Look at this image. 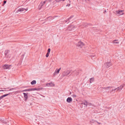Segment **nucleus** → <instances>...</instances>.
Masks as SVG:
<instances>
[{
    "instance_id": "1",
    "label": "nucleus",
    "mask_w": 125,
    "mask_h": 125,
    "mask_svg": "<svg viewBox=\"0 0 125 125\" xmlns=\"http://www.w3.org/2000/svg\"><path fill=\"white\" fill-rule=\"evenodd\" d=\"M76 45L77 46L80 48L83 47L84 45V44L81 41H79Z\"/></svg>"
},
{
    "instance_id": "2",
    "label": "nucleus",
    "mask_w": 125,
    "mask_h": 125,
    "mask_svg": "<svg viewBox=\"0 0 125 125\" xmlns=\"http://www.w3.org/2000/svg\"><path fill=\"white\" fill-rule=\"evenodd\" d=\"M116 14L120 16L124 14L123 10H118L116 11Z\"/></svg>"
},
{
    "instance_id": "3",
    "label": "nucleus",
    "mask_w": 125,
    "mask_h": 125,
    "mask_svg": "<svg viewBox=\"0 0 125 125\" xmlns=\"http://www.w3.org/2000/svg\"><path fill=\"white\" fill-rule=\"evenodd\" d=\"M28 10V8L26 9L23 8H21L18 9V10L16 11V12L18 13L19 12H22L24 11L25 10L27 11Z\"/></svg>"
},
{
    "instance_id": "4",
    "label": "nucleus",
    "mask_w": 125,
    "mask_h": 125,
    "mask_svg": "<svg viewBox=\"0 0 125 125\" xmlns=\"http://www.w3.org/2000/svg\"><path fill=\"white\" fill-rule=\"evenodd\" d=\"M46 2V1H42L40 4L39 6L38 7V9L39 10H40L42 6L43 5L45 4Z\"/></svg>"
},
{
    "instance_id": "5",
    "label": "nucleus",
    "mask_w": 125,
    "mask_h": 125,
    "mask_svg": "<svg viewBox=\"0 0 125 125\" xmlns=\"http://www.w3.org/2000/svg\"><path fill=\"white\" fill-rule=\"evenodd\" d=\"M54 86V84L52 82H51L50 83L46 84L45 86L47 87H52Z\"/></svg>"
},
{
    "instance_id": "6",
    "label": "nucleus",
    "mask_w": 125,
    "mask_h": 125,
    "mask_svg": "<svg viewBox=\"0 0 125 125\" xmlns=\"http://www.w3.org/2000/svg\"><path fill=\"white\" fill-rule=\"evenodd\" d=\"M111 65V63L110 62H107L104 63V65L107 68H108Z\"/></svg>"
},
{
    "instance_id": "7",
    "label": "nucleus",
    "mask_w": 125,
    "mask_h": 125,
    "mask_svg": "<svg viewBox=\"0 0 125 125\" xmlns=\"http://www.w3.org/2000/svg\"><path fill=\"white\" fill-rule=\"evenodd\" d=\"M61 68H60L59 69H56L54 72L53 73V75L54 76H55V75L59 73V71L61 70Z\"/></svg>"
},
{
    "instance_id": "8",
    "label": "nucleus",
    "mask_w": 125,
    "mask_h": 125,
    "mask_svg": "<svg viewBox=\"0 0 125 125\" xmlns=\"http://www.w3.org/2000/svg\"><path fill=\"white\" fill-rule=\"evenodd\" d=\"M112 88V87L108 86L104 88H101V89L103 90H107L111 89Z\"/></svg>"
},
{
    "instance_id": "9",
    "label": "nucleus",
    "mask_w": 125,
    "mask_h": 125,
    "mask_svg": "<svg viewBox=\"0 0 125 125\" xmlns=\"http://www.w3.org/2000/svg\"><path fill=\"white\" fill-rule=\"evenodd\" d=\"M11 66V65H5L3 66V68L4 69H10V67Z\"/></svg>"
},
{
    "instance_id": "10",
    "label": "nucleus",
    "mask_w": 125,
    "mask_h": 125,
    "mask_svg": "<svg viewBox=\"0 0 125 125\" xmlns=\"http://www.w3.org/2000/svg\"><path fill=\"white\" fill-rule=\"evenodd\" d=\"M70 71L67 70L63 73V74L64 76H67L70 73Z\"/></svg>"
},
{
    "instance_id": "11",
    "label": "nucleus",
    "mask_w": 125,
    "mask_h": 125,
    "mask_svg": "<svg viewBox=\"0 0 125 125\" xmlns=\"http://www.w3.org/2000/svg\"><path fill=\"white\" fill-rule=\"evenodd\" d=\"M28 93H23V94L24 95V98L25 99V100L26 101L27 99L28 96L27 95Z\"/></svg>"
},
{
    "instance_id": "12",
    "label": "nucleus",
    "mask_w": 125,
    "mask_h": 125,
    "mask_svg": "<svg viewBox=\"0 0 125 125\" xmlns=\"http://www.w3.org/2000/svg\"><path fill=\"white\" fill-rule=\"evenodd\" d=\"M74 26L72 25H69L68 27V29L70 31H71L73 29H74Z\"/></svg>"
},
{
    "instance_id": "13",
    "label": "nucleus",
    "mask_w": 125,
    "mask_h": 125,
    "mask_svg": "<svg viewBox=\"0 0 125 125\" xmlns=\"http://www.w3.org/2000/svg\"><path fill=\"white\" fill-rule=\"evenodd\" d=\"M72 98L71 97H68L66 100L67 102L68 103H70L71 102H72Z\"/></svg>"
},
{
    "instance_id": "14",
    "label": "nucleus",
    "mask_w": 125,
    "mask_h": 125,
    "mask_svg": "<svg viewBox=\"0 0 125 125\" xmlns=\"http://www.w3.org/2000/svg\"><path fill=\"white\" fill-rule=\"evenodd\" d=\"M113 42L114 44H118L119 43V42L117 40H115L113 41Z\"/></svg>"
},
{
    "instance_id": "15",
    "label": "nucleus",
    "mask_w": 125,
    "mask_h": 125,
    "mask_svg": "<svg viewBox=\"0 0 125 125\" xmlns=\"http://www.w3.org/2000/svg\"><path fill=\"white\" fill-rule=\"evenodd\" d=\"M123 87V86L122 85L120 86L117 88V91H120L122 89Z\"/></svg>"
},
{
    "instance_id": "16",
    "label": "nucleus",
    "mask_w": 125,
    "mask_h": 125,
    "mask_svg": "<svg viewBox=\"0 0 125 125\" xmlns=\"http://www.w3.org/2000/svg\"><path fill=\"white\" fill-rule=\"evenodd\" d=\"M9 94H6L3 95H2V96H0V100H1V99L2 98L4 97L8 96V95H9Z\"/></svg>"
},
{
    "instance_id": "17",
    "label": "nucleus",
    "mask_w": 125,
    "mask_h": 125,
    "mask_svg": "<svg viewBox=\"0 0 125 125\" xmlns=\"http://www.w3.org/2000/svg\"><path fill=\"white\" fill-rule=\"evenodd\" d=\"M31 91H35V90L39 91V90H40V89L39 88H31Z\"/></svg>"
},
{
    "instance_id": "18",
    "label": "nucleus",
    "mask_w": 125,
    "mask_h": 125,
    "mask_svg": "<svg viewBox=\"0 0 125 125\" xmlns=\"http://www.w3.org/2000/svg\"><path fill=\"white\" fill-rule=\"evenodd\" d=\"M94 81V78H92L90 79L89 82L90 83H91L93 82Z\"/></svg>"
},
{
    "instance_id": "19",
    "label": "nucleus",
    "mask_w": 125,
    "mask_h": 125,
    "mask_svg": "<svg viewBox=\"0 0 125 125\" xmlns=\"http://www.w3.org/2000/svg\"><path fill=\"white\" fill-rule=\"evenodd\" d=\"M36 81L35 80H33L31 82V84L33 85L36 84Z\"/></svg>"
},
{
    "instance_id": "20",
    "label": "nucleus",
    "mask_w": 125,
    "mask_h": 125,
    "mask_svg": "<svg viewBox=\"0 0 125 125\" xmlns=\"http://www.w3.org/2000/svg\"><path fill=\"white\" fill-rule=\"evenodd\" d=\"M31 91V89H25V90L22 91H24V92Z\"/></svg>"
},
{
    "instance_id": "21",
    "label": "nucleus",
    "mask_w": 125,
    "mask_h": 125,
    "mask_svg": "<svg viewBox=\"0 0 125 125\" xmlns=\"http://www.w3.org/2000/svg\"><path fill=\"white\" fill-rule=\"evenodd\" d=\"M83 104L86 106L88 104L87 102L86 101H85L84 103L81 104Z\"/></svg>"
},
{
    "instance_id": "22",
    "label": "nucleus",
    "mask_w": 125,
    "mask_h": 125,
    "mask_svg": "<svg viewBox=\"0 0 125 125\" xmlns=\"http://www.w3.org/2000/svg\"><path fill=\"white\" fill-rule=\"evenodd\" d=\"M95 122V121L93 119H92L90 120V122L91 123H94Z\"/></svg>"
},
{
    "instance_id": "23",
    "label": "nucleus",
    "mask_w": 125,
    "mask_h": 125,
    "mask_svg": "<svg viewBox=\"0 0 125 125\" xmlns=\"http://www.w3.org/2000/svg\"><path fill=\"white\" fill-rule=\"evenodd\" d=\"M72 96L73 98H76V95L74 94L72 95Z\"/></svg>"
},
{
    "instance_id": "24",
    "label": "nucleus",
    "mask_w": 125,
    "mask_h": 125,
    "mask_svg": "<svg viewBox=\"0 0 125 125\" xmlns=\"http://www.w3.org/2000/svg\"><path fill=\"white\" fill-rule=\"evenodd\" d=\"M65 0H55V1H56V2H59L60 1H63Z\"/></svg>"
},
{
    "instance_id": "25",
    "label": "nucleus",
    "mask_w": 125,
    "mask_h": 125,
    "mask_svg": "<svg viewBox=\"0 0 125 125\" xmlns=\"http://www.w3.org/2000/svg\"><path fill=\"white\" fill-rule=\"evenodd\" d=\"M50 50H51L50 48L48 49V52H47V53H50Z\"/></svg>"
},
{
    "instance_id": "26",
    "label": "nucleus",
    "mask_w": 125,
    "mask_h": 125,
    "mask_svg": "<svg viewBox=\"0 0 125 125\" xmlns=\"http://www.w3.org/2000/svg\"><path fill=\"white\" fill-rule=\"evenodd\" d=\"M50 53H47V54L46 55V57H48L49 56V54Z\"/></svg>"
},
{
    "instance_id": "27",
    "label": "nucleus",
    "mask_w": 125,
    "mask_h": 125,
    "mask_svg": "<svg viewBox=\"0 0 125 125\" xmlns=\"http://www.w3.org/2000/svg\"><path fill=\"white\" fill-rule=\"evenodd\" d=\"M117 88H115L114 89V91H115L116 90H117L116 91H117Z\"/></svg>"
},
{
    "instance_id": "28",
    "label": "nucleus",
    "mask_w": 125,
    "mask_h": 125,
    "mask_svg": "<svg viewBox=\"0 0 125 125\" xmlns=\"http://www.w3.org/2000/svg\"><path fill=\"white\" fill-rule=\"evenodd\" d=\"M88 105H89V106H91V105H92V104H91V103H90L88 104Z\"/></svg>"
},
{
    "instance_id": "29",
    "label": "nucleus",
    "mask_w": 125,
    "mask_h": 125,
    "mask_svg": "<svg viewBox=\"0 0 125 125\" xmlns=\"http://www.w3.org/2000/svg\"><path fill=\"white\" fill-rule=\"evenodd\" d=\"M75 72H76L77 73L76 74L77 75H78L79 74L78 72V71H76Z\"/></svg>"
},
{
    "instance_id": "30",
    "label": "nucleus",
    "mask_w": 125,
    "mask_h": 125,
    "mask_svg": "<svg viewBox=\"0 0 125 125\" xmlns=\"http://www.w3.org/2000/svg\"><path fill=\"white\" fill-rule=\"evenodd\" d=\"M13 89H14V88H11L10 90H9L11 91L12 90H13Z\"/></svg>"
},
{
    "instance_id": "31",
    "label": "nucleus",
    "mask_w": 125,
    "mask_h": 125,
    "mask_svg": "<svg viewBox=\"0 0 125 125\" xmlns=\"http://www.w3.org/2000/svg\"><path fill=\"white\" fill-rule=\"evenodd\" d=\"M70 5V4H68L66 5V6H68V7H69Z\"/></svg>"
},
{
    "instance_id": "32",
    "label": "nucleus",
    "mask_w": 125,
    "mask_h": 125,
    "mask_svg": "<svg viewBox=\"0 0 125 125\" xmlns=\"http://www.w3.org/2000/svg\"><path fill=\"white\" fill-rule=\"evenodd\" d=\"M6 1H4V4H5L6 3Z\"/></svg>"
},
{
    "instance_id": "33",
    "label": "nucleus",
    "mask_w": 125,
    "mask_h": 125,
    "mask_svg": "<svg viewBox=\"0 0 125 125\" xmlns=\"http://www.w3.org/2000/svg\"><path fill=\"white\" fill-rule=\"evenodd\" d=\"M113 91H114V89H113L111 91L112 92H113Z\"/></svg>"
},
{
    "instance_id": "34",
    "label": "nucleus",
    "mask_w": 125,
    "mask_h": 125,
    "mask_svg": "<svg viewBox=\"0 0 125 125\" xmlns=\"http://www.w3.org/2000/svg\"><path fill=\"white\" fill-rule=\"evenodd\" d=\"M97 122V123L98 124H101V123H99L98 122Z\"/></svg>"
},
{
    "instance_id": "35",
    "label": "nucleus",
    "mask_w": 125,
    "mask_h": 125,
    "mask_svg": "<svg viewBox=\"0 0 125 125\" xmlns=\"http://www.w3.org/2000/svg\"><path fill=\"white\" fill-rule=\"evenodd\" d=\"M4 91V90H0V91Z\"/></svg>"
},
{
    "instance_id": "36",
    "label": "nucleus",
    "mask_w": 125,
    "mask_h": 125,
    "mask_svg": "<svg viewBox=\"0 0 125 125\" xmlns=\"http://www.w3.org/2000/svg\"><path fill=\"white\" fill-rule=\"evenodd\" d=\"M92 57H94V56H92Z\"/></svg>"
}]
</instances>
